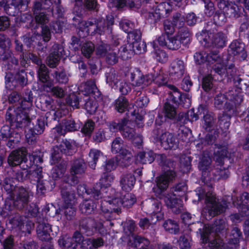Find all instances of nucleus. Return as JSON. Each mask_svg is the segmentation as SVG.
I'll return each mask as SVG.
<instances>
[{"label": "nucleus", "mask_w": 249, "mask_h": 249, "mask_svg": "<svg viewBox=\"0 0 249 249\" xmlns=\"http://www.w3.org/2000/svg\"><path fill=\"white\" fill-rule=\"evenodd\" d=\"M136 202V197L131 193H126L122 199L114 198L111 200H104L101 201V214L106 220H110L112 216V212L119 214L121 213L119 207L116 208L114 206H120L123 205L124 207H131Z\"/></svg>", "instance_id": "1"}, {"label": "nucleus", "mask_w": 249, "mask_h": 249, "mask_svg": "<svg viewBox=\"0 0 249 249\" xmlns=\"http://www.w3.org/2000/svg\"><path fill=\"white\" fill-rule=\"evenodd\" d=\"M194 58L198 64L207 63L210 66L213 65L212 69L219 75L222 74L225 71L222 59L217 51L196 53L194 55Z\"/></svg>", "instance_id": "2"}, {"label": "nucleus", "mask_w": 249, "mask_h": 249, "mask_svg": "<svg viewBox=\"0 0 249 249\" xmlns=\"http://www.w3.org/2000/svg\"><path fill=\"white\" fill-rule=\"evenodd\" d=\"M6 119L16 127L20 128L26 126L30 122L25 110L18 105L9 107L6 114Z\"/></svg>", "instance_id": "3"}, {"label": "nucleus", "mask_w": 249, "mask_h": 249, "mask_svg": "<svg viewBox=\"0 0 249 249\" xmlns=\"http://www.w3.org/2000/svg\"><path fill=\"white\" fill-rule=\"evenodd\" d=\"M128 121L126 119L124 118L118 122H112L110 124L109 128L113 132L119 131L124 137L133 142L137 139L138 140V142L141 143L142 142L141 136L136 135L135 130L127 125Z\"/></svg>", "instance_id": "4"}, {"label": "nucleus", "mask_w": 249, "mask_h": 249, "mask_svg": "<svg viewBox=\"0 0 249 249\" xmlns=\"http://www.w3.org/2000/svg\"><path fill=\"white\" fill-rule=\"evenodd\" d=\"M215 195L211 192H208L206 194L205 202L206 209L210 215L214 216L224 212L228 205L226 201L218 202L216 200Z\"/></svg>", "instance_id": "5"}, {"label": "nucleus", "mask_w": 249, "mask_h": 249, "mask_svg": "<svg viewBox=\"0 0 249 249\" xmlns=\"http://www.w3.org/2000/svg\"><path fill=\"white\" fill-rule=\"evenodd\" d=\"M76 151L75 145L70 141L65 140L58 145L54 146L52 157L54 163L58 162L61 159L62 154L71 155Z\"/></svg>", "instance_id": "6"}, {"label": "nucleus", "mask_w": 249, "mask_h": 249, "mask_svg": "<svg viewBox=\"0 0 249 249\" xmlns=\"http://www.w3.org/2000/svg\"><path fill=\"white\" fill-rule=\"evenodd\" d=\"M9 164L12 166L20 165L23 170L31 168L33 166L31 161H28L26 157V151L17 150L12 151L8 158Z\"/></svg>", "instance_id": "7"}, {"label": "nucleus", "mask_w": 249, "mask_h": 249, "mask_svg": "<svg viewBox=\"0 0 249 249\" xmlns=\"http://www.w3.org/2000/svg\"><path fill=\"white\" fill-rule=\"evenodd\" d=\"M13 200V204L18 209H22L27 207L29 202V194L27 190L22 187H19L11 196Z\"/></svg>", "instance_id": "8"}, {"label": "nucleus", "mask_w": 249, "mask_h": 249, "mask_svg": "<svg viewBox=\"0 0 249 249\" xmlns=\"http://www.w3.org/2000/svg\"><path fill=\"white\" fill-rule=\"evenodd\" d=\"M161 133L159 137L161 145L165 149H170L177 147L178 142L174 135L169 132H162L160 128L154 130V133L158 134Z\"/></svg>", "instance_id": "9"}, {"label": "nucleus", "mask_w": 249, "mask_h": 249, "mask_svg": "<svg viewBox=\"0 0 249 249\" xmlns=\"http://www.w3.org/2000/svg\"><path fill=\"white\" fill-rule=\"evenodd\" d=\"M64 49L59 45L55 44L53 46V51L47 59L48 65L52 68L56 67L59 62L61 57L63 55Z\"/></svg>", "instance_id": "10"}, {"label": "nucleus", "mask_w": 249, "mask_h": 249, "mask_svg": "<svg viewBox=\"0 0 249 249\" xmlns=\"http://www.w3.org/2000/svg\"><path fill=\"white\" fill-rule=\"evenodd\" d=\"M130 78L132 85L135 86H142V88L154 82V76L151 74L143 76L140 72L137 73H131Z\"/></svg>", "instance_id": "11"}, {"label": "nucleus", "mask_w": 249, "mask_h": 249, "mask_svg": "<svg viewBox=\"0 0 249 249\" xmlns=\"http://www.w3.org/2000/svg\"><path fill=\"white\" fill-rule=\"evenodd\" d=\"M154 7V11L151 12L150 14L155 21L166 17L171 11V6L167 2H161L160 3L156 2Z\"/></svg>", "instance_id": "12"}, {"label": "nucleus", "mask_w": 249, "mask_h": 249, "mask_svg": "<svg viewBox=\"0 0 249 249\" xmlns=\"http://www.w3.org/2000/svg\"><path fill=\"white\" fill-rule=\"evenodd\" d=\"M164 201L166 206L176 213H180L182 210V201L178 198L173 193L168 194L164 197Z\"/></svg>", "instance_id": "13"}, {"label": "nucleus", "mask_w": 249, "mask_h": 249, "mask_svg": "<svg viewBox=\"0 0 249 249\" xmlns=\"http://www.w3.org/2000/svg\"><path fill=\"white\" fill-rule=\"evenodd\" d=\"M176 173L173 170H168L157 178V184L161 191L166 190L170 182L175 178Z\"/></svg>", "instance_id": "14"}, {"label": "nucleus", "mask_w": 249, "mask_h": 249, "mask_svg": "<svg viewBox=\"0 0 249 249\" xmlns=\"http://www.w3.org/2000/svg\"><path fill=\"white\" fill-rule=\"evenodd\" d=\"M169 75L175 79L182 76L184 72V65L182 60L176 59L171 64L169 68Z\"/></svg>", "instance_id": "15"}, {"label": "nucleus", "mask_w": 249, "mask_h": 249, "mask_svg": "<svg viewBox=\"0 0 249 249\" xmlns=\"http://www.w3.org/2000/svg\"><path fill=\"white\" fill-rule=\"evenodd\" d=\"M52 231L51 225L45 222H39L36 228V233L38 238L42 241H48L50 239V233Z\"/></svg>", "instance_id": "16"}, {"label": "nucleus", "mask_w": 249, "mask_h": 249, "mask_svg": "<svg viewBox=\"0 0 249 249\" xmlns=\"http://www.w3.org/2000/svg\"><path fill=\"white\" fill-rule=\"evenodd\" d=\"M136 182L134 175L131 173L123 174L120 178V183L122 189L125 191H129L133 188Z\"/></svg>", "instance_id": "17"}, {"label": "nucleus", "mask_w": 249, "mask_h": 249, "mask_svg": "<svg viewBox=\"0 0 249 249\" xmlns=\"http://www.w3.org/2000/svg\"><path fill=\"white\" fill-rule=\"evenodd\" d=\"M95 221L90 218L82 219L79 223L81 230L88 236L92 235L94 232Z\"/></svg>", "instance_id": "18"}, {"label": "nucleus", "mask_w": 249, "mask_h": 249, "mask_svg": "<svg viewBox=\"0 0 249 249\" xmlns=\"http://www.w3.org/2000/svg\"><path fill=\"white\" fill-rule=\"evenodd\" d=\"M61 195L64 201V206L70 207L73 205L75 199L74 191L68 188H63L61 190Z\"/></svg>", "instance_id": "19"}, {"label": "nucleus", "mask_w": 249, "mask_h": 249, "mask_svg": "<svg viewBox=\"0 0 249 249\" xmlns=\"http://www.w3.org/2000/svg\"><path fill=\"white\" fill-rule=\"evenodd\" d=\"M77 192L79 195H83L84 193L90 195L95 200H98L102 197L101 193L99 190L95 187L87 189L85 184H80L77 187Z\"/></svg>", "instance_id": "20"}, {"label": "nucleus", "mask_w": 249, "mask_h": 249, "mask_svg": "<svg viewBox=\"0 0 249 249\" xmlns=\"http://www.w3.org/2000/svg\"><path fill=\"white\" fill-rule=\"evenodd\" d=\"M211 162L212 160L209 155L207 153H203L198 165V167L202 172V176L205 177L208 175L207 171L210 172Z\"/></svg>", "instance_id": "21"}, {"label": "nucleus", "mask_w": 249, "mask_h": 249, "mask_svg": "<svg viewBox=\"0 0 249 249\" xmlns=\"http://www.w3.org/2000/svg\"><path fill=\"white\" fill-rule=\"evenodd\" d=\"M96 203L91 199H85L81 203L79 209L82 213L90 214L96 209Z\"/></svg>", "instance_id": "22"}, {"label": "nucleus", "mask_w": 249, "mask_h": 249, "mask_svg": "<svg viewBox=\"0 0 249 249\" xmlns=\"http://www.w3.org/2000/svg\"><path fill=\"white\" fill-rule=\"evenodd\" d=\"M155 158V154L151 150L140 152L137 156V160L142 164L151 163Z\"/></svg>", "instance_id": "23"}, {"label": "nucleus", "mask_w": 249, "mask_h": 249, "mask_svg": "<svg viewBox=\"0 0 249 249\" xmlns=\"http://www.w3.org/2000/svg\"><path fill=\"white\" fill-rule=\"evenodd\" d=\"M118 158V164L121 166H128L131 162L133 154L128 150H124L121 154L116 157Z\"/></svg>", "instance_id": "24"}, {"label": "nucleus", "mask_w": 249, "mask_h": 249, "mask_svg": "<svg viewBox=\"0 0 249 249\" xmlns=\"http://www.w3.org/2000/svg\"><path fill=\"white\" fill-rule=\"evenodd\" d=\"M230 48L233 55H241L242 58L246 57L245 44L238 40L233 41L230 46Z\"/></svg>", "instance_id": "25"}, {"label": "nucleus", "mask_w": 249, "mask_h": 249, "mask_svg": "<svg viewBox=\"0 0 249 249\" xmlns=\"http://www.w3.org/2000/svg\"><path fill=\"white\" fill-rule=\"evenodd\" d=\"M149 212L151 214L156 215L158 220H160L163 218L164 213L162 212V205L161 203L158 200L154 201Z\"/></svg>", "instance_id": "26"}, {"label": "nucleus", "mask_w": 249, "mask_h": 249, "mask_svg": "<svg viewBox=\"0 0 249 249\" xmlns=\"http://www.w3.org/2000/svg\"><path fill=\"white\" fill-rule=\"evenodd\" d=\"M86 169V165L82 160H76L71 168L72 175H81L84 173Z\"/></svg>", "instance_id": "27"}, {"label": "nucleus", "mask_w": 249, "mask_h": 249, "mask_svg": "<svg viewBox=\"0 0 249 249\" xmlns=\"http://www.w3.org/2000/svg\"><path fill=\"white\" fill-rule=\"evenodd\" d=\"M163 113L164 117L170 120L174 119L177 114L176 108L168 103H165Z\"/></svg>", "instance_id": "28"}, {"label": "nucleus", "mask_w": 249, "mask_h": 249, "mask_svg": "<svg viewBox=\"0 0 249 249\" xmlns=\"http://www.w3.org/2000/svg\"><path fill=\"white\" fill-rule=\"evenodd\" d=\"M226 103V98L223 94H219L217 95L214 98V104L216 108L218 109H221L223 107L224 104H225L226 106V109L228 111H230L233 109L232 106H231L229 104L228 105Z\"/></svg>", "instance_id": "29"}, {"label": "nucleus", "mask_w": 249, "mask_h": 249, "mask_svg": "<svg viewBox=\"0 0 249 249\" xmlns=\"http://www.w3.org/2000/svg\"><path fill=\"white\" fill-rule=\"evenodd\" d=\"M128 105V100L125 97L120 96L115 100L114 107L119 112L123 113L127 109Z\"/></svg>", "instance_id": "30"}, {"label": "nucleus", "mask_w": 249, "mask_h": 249, "mask_svg": "<svg viewBox=\"0 0 249 249\" xmlns=\"http://www.w3.org/2000/svg\"><path fill=\"white\" fill-rule=\"evenodd\" d=\"M102 155V153L98 150H90L89 154L88 162L91 168L95 169L97 161Z\"/></svg>", "instance_id": "31"}, {"label": "nucleus", "mask_w": 249, "mask_h": 249, "mask_svg": "<svg viewBox=\"0 0 249 249\" xmlns=\"http://www.w3.org/2000/svg\"><path fill=\"white\" fill-rule=\"evenodd\" d=\"M3 188L11 196L15 192V190L18 188L16 186L15 179L12 178H6L3 182Z\"/></svg>", "instance_id": "32"}, {"label": "nucleus", "mask_w": 249, "mask_h": 249, "mask_svg": "<svg viewBox=\"0 0 249 249\" xmlns=\"http://www.w3.org/2000/svg\"><path fill=\"white\" fill-rule=\"evenodd\" d=\"M211 41L213 46L217 48L223 47L225 45L226 36L223 33L219 32L212 35Z\"/></svg>", "instance_id": "33"}, {"label": "nucleus", "mask_w": 249, "mask_h": 249, "mask_svg": "<svg viewBox=\"0 0 249 249\" xmlns=\"http://www.w3.org/2000/svg\"><path fill=\"white\" fill-rule=\"evenodd\" d=\"M124 146L123 140L120 137L116 138L111 143V151L114 154H121L123 151L127 150Z\"/></svg>", "instance_id": "34"}, {"label": "nucleus", "mask_w": 249, "mask_h": 249, "mask_svg": "<svg viewBox=\"0 0 249 249\" xmlns=\"http://www.w3.org/2000/svg\"><path fill=\"white\" fill-rule=\"evenodd\" d=\"M104 241L102 238H87L84 242V244H87V249L92 248L97 249L104 245Z\"/></svg>", "instance_id": "35"}, {"label": "nucleus", "mask_w": 249, "mask_h": 249, "mask_svg": "<svg viewBox=\"0 0 249 249\" xmlns=\"http://www.w3.org/2000/svg\"><path fill=\"white\" fill-rule=\"evenodd\" d=\"M133 237L136 248L139 247L140 249H148L150 242L147 239L138 235H134Z\"/></svg>", "instance_id": "36"}, {"label": "nucleus", "mask_w": 249, "mask_h": 249, "mask_svg": "<svg viewBox=\"0 0 249 249\" xmlns=\"http://www.w3.org/2000/svg\"><path fill=\"white\" fill-rule=\"evenodd\" d=\"M167 87L172 91H170L169 94L170 96V99L174 103H178L181 100V94L178 89L174 85L171 84L166 85Z\"/></svg>", "instance_id": "37"}, {"label": "nucleus", "mask_w": 249, "mask_h": 249, "mask_svg": "<svg viewBox=\"0 0 249 249\" xmlns=\"http://www.w3.org/2000/svg\"><path fill=\"white\" fill-rule=\"evenodd\" d=\"M199 112L201 114L202 113L201 111H203V114H204V124L205 126V129H207L211 127L213 124V117L210 114L206 113L207 109L202 106H200L199 107Z\"/></svg>", "instance_id": "38"}, {"label": "nucleus", "mask_w": 249, "mask_h": 249, "mask_svg": "<svg viewBox=\"0 0 249 249\" xmlns=\"http://www.w3.org/2000/svg\"><path fill=\"white\" fill-rule=\"evenodd\" d=\"M66 169V165L64 162H61L59 165H56L53 169V177L56 179L63 176Z\"/></svg>", "instance_id": "39"}, {"label": "nucleus", "mask_w": 249, "mask_h": 249, "mask_svg": "<svg viewBox=\"0 0 249 249\" xmlns=\"http://www.w3.org/2000/svg\"><path fill=\"white\" fill-rule=\"evenodd\" d=\"M28 178L32 181L39 183L43 178L42 168L37 166L32 173L29 172Z\"/></svg>", "instance_id": "40"}, {"label": "nucleus", "mask_w": 249, "mask_h": 249, "mask_svg": "<svg viewBox=\"0 0 249 249\" xmlns=\"http://www.w3.org/2000/svg\"><path fill=\"white\" fill-rule=\"evenodd\" d=\"M181 43L177 36L168 37L167 48L173 50H178L180 47Z\"/></svg>", "instance_id": "41"}, {"label": "nucleus", "mask_w": 249, "mask_h": 249, "mask_svg": "<svg viewBox=\"0 0 249 249\" xmlns=\"http://www.w3.org/2000/svg\"><path fill=\"white\" fill-rule=\"evenodd\" d=\"M72 240L76 243V246H79L81 249H87V244H84L86 239H84V237L80 232L78 231L74 232L72 238Z\"/></svg>", "instance_id": "42"}, {"label": "nucleus", "mask_w": 249, "mask_h": 249, "mask_svg": "<svg viewBox=\"0 0 249 249\" xmlns=\"http://www.w3.org/2000/svg\"><path fill=\"white\" fill-rule=\"evenodd\" d=\"M185 20L184 16L180 13H176L173 16V24L179 28L183 27Z\"/></svg>", "instance_id": "43"}, {"label": "nucleus", "mask_w": 249, "mask_h": 249, "mask_svg": "<svg viewBox=\"0 0 249 249\" xmlns=\"http://www.w3.org/2000/svg\"><path fill=\"white\" fill-rule=\"evenodd\" d=\"M35 15V19L36 22L41 25L44 26L49 21V17L43 12H40Z\"/></svg>", "instance_id": "44"}, {"label": "nucleus", "mask_w": 249, "mask_h": 249, "mask_svg": "<svg viewBox=\"0 0 249 249\" xmlns=\"http://www.w3.org/2000/svg\"><path fill=\"white\" fill-rule=\"evenodd\" d=\"M38 74L39 80L42 83H46L49 77L48 70L47 67L44 65H41L38 71Z\"/></svg>", "instance_id": "45"}, {"label": "nucleus", "mask_w": 249, "mask_h": 249, "mask_svg": "<svg viewBox=\"0 0 249 249\" xmlns=\"http://www.w3.org/2000/svg\"><path fill=\"white\" fill-rule=\"evenodd\" d=\"M94 50V45L91 42L85 43L82 47V52L86 57H89Z\"/></svg>", "instance_id": "46"}, {"label": "nucleus", "mask_w": 249, "mask_h": 249, "mask_svg": "<svg viewBox=\"0 0 249 249\" xmlns=\"http://www.w3.org/2000/svg\"><path fill=\"white\" fill-rule=\"evenodd\" d=\"M95 127V123L91 120H88L84 124L81 132L86 135L89 136L93 132Z\"/></svg>", "instance_id": "47"}, {"label": "nucleus", "mask_w": 249, "mask_h": 249, "mask_svg": "<svg viewBox=\"0 0 249 249\" xmlns=\"http://www.w3.org/2000/svg\"><path fill=\"white\" fill-rule=\"evenodd\" d=\"M154 83L158 86L166 85L167 83V77L162 71H160L159 74L154 76Z\"/></svg>", "instance_id": "48"}, {"label": "nucleus", "mask_w": 249, "mask_h": 249, "mask_svg": "<svg viewBox=\"0 0 249 249\" xmlns=\"http://www.w3.org/2000/svg\"><path fill=\"white\" fill-rule=\"evenodd\" d=\"M233 203L234 205H243L249 207V194L247 192L243 193L240 197L239 200L237 199V201L233 200Z\"/></svg>", "instance_id": "49"}, {"label": "nucleus", "mask_w": 249, "mask_h": 249, "mask_svg": "<svg viewBox=\"0 0 249 249\" xmlns=\"http://www.w3.org/2000/svg\"><path fill=\"white\" fill-rule=\"evenodd\" d=\"M10 222L13 226L18 227L19 230H22L23 229V217L19 214H16L12 219L10 220Z\"/></svg>", "instance_id": "50"}, {"label": "nucleus", "mask_w": 249, "mask_h": 249, "mask_svg": "<svg viewBox=\"0 0 249 249\" xmlns=\"http://www.w3.org/2000/svg\"><path fill=\"white\" fill-rule=\"evenodd\" d=\"M9 101L11 104H15L13 106L18 105L19 107H22L23 100L20 98L17 92H13L9 97Z\"/></svg>", "instance_id": "51"}, {"label": "nucleus", "mask_w": 249, "mask_h": 249, "mask_svg": "<svg viewBox=\"0 0 249 249\" xmlns=\"http://www.w3.org/2000/svg\"><path fill=\"white\" fill-rule=\"evenodd\" d=\"M61 247L69 248L72 246V238L68 235L61 236L58 241Z\"/></svg>", "instance_id": "52"}, {"label": "nucleus", "mask_w": 249, "mask_h": 249, "mask_svg": "<svg viewBox=\"0 0 249 249\" xmlns=\"http://www.w3.org/2000/svg\"><path fill=\"white\" fill-rule=\"evenodd\" d=\"M118 50H113L107 53L106 59L109 64L113 65L118 62Z\"/></svg>", "instance_id": "53"}, {"label": "nucleus", "mask_w": 249, "mask_h": 249, "mask_svg": "<svg viewBox=\"0 0 249 249\" xmlns=\"http://www.w3.org/2000/svg\"><path fill=\"white\" fill-rule=\"evenodd\" d=\"M62 127L66 131H74L77 129L75 122L71 119L64 120L62 123Z\"/></svg>", "instance_id": "54"}, {"label": "nucleus", "mask_w": 249, "mask_h": 249, "mask_svg": "<svg viewBox=\"0 0 249 249\" xmlns=\"http://www.w3.org/2000/svg\"><path fill=\"white\" fill-rule=\"evenodd\" d=\"M120 24L122 29L127 33L131 32L135 28L134 24L128 20H123Z\"/></svg>", "instance_id": "55"}, {"label": "nucleus", "mask_w": 249, "mask_h": 249, "mask_svg": "<svg viewBox=\"0 0 249 249\" xmlns=\"http://www.w3.org/2000/svg\"><path fill=\"white\" fill-rule=\"evenodd\" d=\"M129 1V5L131 8H138L139 4L135 3L133 0H114L115 6L117 7H123L124 6L127 2Z\"/></svg>", "instance_id": "56"}, {"label": "nucleus", "mask_w": 249, "mask_h": 249, "mask_svg": "<svg viewBox=\"0 0 249 249\" xmlns=\"http://www.w3.org/2000/svg\"><path fill=\"white\" fill-rule=\"evenodd\" d=\"M190 35V34L188 29L186 27H183L179 28L177 36L181 40V42H183V40L189 37Z\"/></svg>", "instance_id": "57"}, {"label": "nucleus", "mask_w": 249, "mask_h": 249, "mask_svg": "<svg viewBox=\"0 0 249 249\" xmlns=\"http://www.w3.org/2000/svg\"><path fill=\"white\" fill-rule=\"evenodd\" d=\"M213 86V77L211 75H208L203 78L202 80V88L203 89L208 91H209Z\"/></svg>", "instance_id": "58"}, {"label": "nucleus", "mask_w": 249, "mask_h": 249, "mask_svg": "<svg viewBox=\"0 0 249 249\" xmlns=\"http://www.w3.org/2000/svg\"><path fill=\"white\" fill-rule=\"evenodd\" d=\"M107 28V27L106 25V21L105 19H101L97 20L95 28L93 29L96 33L101 35L104 32Z\"/></svg>", "instance_id": "59"}, {"label": "nucleus", "mask_w": 249, "mask_h": 249, "mask_svg": "<svg viewBox=\"0 0 249 249\" xmlns=\"http://www.w3.org/2000/svg\"><path fill=\"white\" fill-rule=\"evenodd\" d=\"M118 158L114 157L107 161L106 166L105 169L107 172H110L112 170H114L116 167L117 166L118 164Z\"/></svg>", "instance_id": "60"}, {"label": "nucleus", "mask_w": 249, "mask_h": 249, "mask_svg": "<svg viewBox=\"0 0 249 249\" xmlns=\"http://www.w3.org/2000/svg\"><path fill=\"white\" fill-rule=\"evenodd\" d=\"M45 129V123L42 119H38L36 124L35 126L32 130L34 132L36 135H39L42 133Z\"/></svg>", "instance_id": "61"}, {"label": "nucleus", "mask_w": 249, "mask_h": 249, "mask_svg": "<svg viewBox=\"0 0 249 249\" xmlns=\"http://www.w3.org/2000/svg\"><path fill=\"white\" fill-rule=\"evenodd\" d=\"M164 229L169 232H175L178 229V225L174 221L169 219L163 224Z\"/></svg>", "instance_id": "62"}, {"label": "nucleus", "mask_w": 249, "mask_h": 249, "mask_svg": "<svg viewBox=\"0 0 249 249\" xmlns=\"http://www.w3.org/2000/svg\"><path fill=\"white\" fill-rule=\"evenodd\" d=\"M133 50L137 53H141L146 51V45L143 42H132Z\"/></svg>", "instance_id": "63"}, {"label": "nucleus", "mask_w": 249, "mask_h": 249, "mask_svg": "<svg viewBox=\"0 0 249 249\" xmlns=\"http://www.w3.org/2000/svg\"><path fill=\"white\" fill-rule=\"evenodd\" d=\"M114 180L113 176L110 174H104L100 179L102 185L107 187L110 185V184Z\"/></svg>", "instance_id": "64"}]
</instances>
